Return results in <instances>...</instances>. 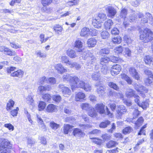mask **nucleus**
<instances>
[{
    "label": "nucleus",
    "instance_id": "f257e3e1",
    "mask_svg": "<svg viewBox=\"0 0 153 153\" xmlns=\"http://www.w3.org/2000/svg\"><path fill=\"white\" fill-rule=\"evenodd\" d=\"M127 14V10L125 8H123L120 12V17L124 19L123 23V27L126 28L129 26V22H134L137 19V14L135 13H132L129 16V20H128V19L126 17Z\"/></svg>",
    "mask_w": 153,
    "mask_h": 153
},
{
    "label": "nucleus",
    "instance_id": "f03ea898",
    "mask_svg": "<svg viewBox=\"0 0 153 153\" xmlns=\"http://www.w3.org/2000/svg\"><path fill=\"white\" fill-rule=\"evenodd\" d=\"M153 33L149 29H145L143 31H140V39L143 42L147 43L153 39Z\"/></svg>",
    "mask_w": 153,
    "mask_h": 153
},
{
    "label": "nucleus",
    "instance_id": "7ed1b4c3",
    "mask_svg": "<svg viewBox=\"0 0 153 153\" xmlns=\"http://www.w3.org/2000/svg\"><path fill=\"white\" fill-rule=\"evenodd\" d=\"M104 7L107 13V16L113 18L117 13L116 10L111 5H106Z\"/></svg>",
    "mask_w": 153,
    "mask_h": 153
},
{
    "label": "nucleus",
    "instance_id": "20e7f679",
    "mask_svg": "<svg viewBox=\"0 0 153 153\" xmlns=\"http://www.w3.org/2000/svg\"><path fill=\"white\" fill-rule=\"evenodd\" d=\"M127 109L123 105L117 106L116 109V116L118 119L120 118L121 116L126 112Z\"/></svg>",
    "mask_w": 153,
    "mask_h": 153
},
{
    "label": "nucleus",
    "instance_id": "39448f33",
    "mask_svg": "<svg viewBox=\"0 0 153 153\" xmlns=\"http://www.w3.org/2000/svg\"><path fill=\"white\" fill-rule=\"evenodd\" d=\"M78 80L77 81H74L73 84L71 85V89L73 91L76 88H82L84 87L85 83L82 80H80L77 77Z\"/></svg>",
    "mask_w": 153,
    "mask_h": 153
},
{
    "label": "nucleus",
    "instance_id": "423d86ee",
    "mask_svg": "<svg viewBox=\"0 0 153 153\" xmlns=\"http://www.w3.org/2000/svg\"><path fill=\"white\" fill-rule=\"evenodd\" d=\"M62 79L64 81H69L71 83V85L73 84L74 81H77L78 80L77 77L75 76H72L67 74L63 75Z\"/></svg>",
    "mask_w": 153,
    "mask_h": 153
},
{
    "label": "nucleus",
    "instance_id": "0eeeda50",
    "mask_svg": "<svg viewBox=\"0 0 153 153\" xmlns=\"http://www.w3.org/2000/svg\"><path fill=\"white\" fill-rule=\"evenodd\" d=\"M12 145L8 140L5 139H2V141L0 143V150L3 148H7L10 149L12 147Z\"/></svg>",
    "mask_w": 153,
    "mask_h": 153
},
{
    "label": "nucleus",
    "instance_id": "6e6552de",
    "mask_svg": "<svg viewBox=\"0 0 153 153\" xmlns=\"http://www.w3.org/2000/svg\"><path fill=\"white\" fill-rule=\"evenodd\" d=\"M52 89L51 86L49 85L44 86L40 85L38 87L37 92L40 95H43L44 91H50Z\"/></svg>",
    "mask_w": 153,
    "mask_h": 153
},
{
    "label": "nucleus",
    "instance_id": "1a4fd4ad",
    "mask_svg": "<svg viewBox=\"0 0 153 153\" xmlns=\"http://www.w3.org/2000/svg\"><path fill=\"white\" fill-rule=\"evenodd\" d=\"M59 88L62 89L63 95L66 97H68L71 94V91L68 88L64 86L62 84H60L59 86Z\"/></svg>",
    "mask_w": 153,
    "mask_h": 153
},
{
    "label": "nucleus",
    "instance_id": "9d476101",
    "mask_svg": "<svg viewBox=\"0 0 153 153\" xmlns=\"http://www.w3.org/2000/svg\"><path fill=\"white\" fill-rule=\"evenodd\" d=\"M55 70H56L58 73L62 74L64 73L67 71V70L65 68L63 65L61 63L57 64L54 66Z\"/></svg>",
    "mask_w": 153,
    "mask_h": 153
},
{
    "label": "nucleus",
    "instance_id": "9b49d317",
    "mask_svg": "<svg viewBox=\"0 0 153 153\" xmlns=\"http://www.w3.org/2000/svg\"><path fill=\"white\" fill-rule=\"evenodd\" d=\"M121 67L118 65H113L111 69V74L113 76H115L119 74L121 70Z\"/></svg>",
    "mask_w": 153,
    "mask_h": 153
},
{
    "label": "nucleus",
    "instance_id": "f8f14e48",
    "mask_svg": "<svg viewBox=\"0 0 153 153\" xmlns=\"http://www.w3.org/2000/svg\"><path fill=\"white\" fill-rule=\"evenodd\" d=\"M74 45L75 47L79 48L77 51L81 53V54L82 55V57L84 55H85V54H87L85 52H84L83 51H82L81 49L82 47V43L80 41L78 40H76L75 42Z\"/></svg>",
    "mask_w": 153,
    "mask_h": 153
},
{
    "label": "nucleus",
    "instance_id": "ddd939ff",
    "mask_svg": "<svg viewBox=\"0 0 153 153\" xmlns=\"http://www.w3.org/2000/svg\"><path fill=\"white\" fill-rule=\"evenodd\" d=\"M129 71L130 74L135 79L137 80L139 79V74L134 68L132 67H131L129 69Z\"/></svg>",
    "mask_w": 153,
    "mask_h": 153
},
{
    "label": "nucleus",
    "instance_id": "4468645a",
    "mask_svg": "<svg viewBox=\"0 0 153 153\" xmlns=\"http://www.w3.org/2000/svg\"><path fill=\"white\" fill-rule=\"evenodd\" d=\"M73 134L76 137H82L85 135V133L82 130L77 128L74 129Z\"/></svg>",
    "mask_w": 153,
    "mask_h": 153
},
{
    "label": "nucleus",
    "instance_id": "2eb2a0df",
    "mask_svg": "<svg viewBox=\"0 0 153 153\" xmlns=\"http://www.w3.org/2000/svg\"><path fill=\"white\" fill-rule=\"evenodd\" d=\"M105 105L102 103L97 104L95 105L96 110L100 114H104L105 112Z\"/></svg>",
    "mask_w": 153,
    "mask_h": 153
},
{
    "label": "nucleus",
    "instance_id": "dca6fc26",
    "mask_svg": "<svg viewBox=\"0 0 153 153\" xmlns=\"http://www.w3.org/2000/svg\"><path fill=\"white\" fill-rule=\"evenodd\" d=\"M81 36L88 37L90 36V30L88 28L84 27L82 29L80 32Z\"/></svg>",
    "mask_w": 153,
    "mask_h": 153
},
{
    "label": "nucleus",
    "instance_id": "f3484780",
    "mask_svg": "<svg viewBox=\"0 0 153 153\" xmlns=\"http://www.w3.org/2000/svg\"><path fill=\"white\" fill-rule=\"evenodd\" d=\"M24 72L21 70H17L12 73L11 74V76L13 77H17L19 78H22Z\"/></svg>",
    "mask_w": 153,
    "mask_h": 153
},
{
    "label": "nucleus",
    "instance_id": "a211bd4d",
    "mask_svg": "<svg viewBox=\"0 0 153 153\" xmlns=\"http://www.w3.org/2000/svg\"><path fill=\"white\" fill-rule=\"evenodd\" d=\"M85 97V94L81 92L76 93L75 96V100L76 101H79L84 100Z\"/></svg>",
    "mask_w": 153,
    "mask_h": 153
},
{
    "label": "nucleus",
    "instance_id": "6ab92c4d",
    "mask_svg": "<svg viewBox=\"0 0 153 153\" xmlns=\"http://www.w3.org/2000/svg\"><path fill=\"white\" fill-rule=\"evenodd\" d=\"M102 22L101 21L97 18L94 19L92 20V24L95 27L97 28H100L102 26Z\"/></svg>",
    "mask_w": 153,
    "mask_h": 153
},
{
    "label": "nucleus",
    "instance_id": "aec40b11",
    "mask_svg": "<svg viewBox=\"0 0 153 153\" xmlns=\"http://www.w3.org/2000/svg\"><path fill=\"white\" fill-rule=\"evenodd\" d=\"M113 22L111 19H108L105 22L104 26L106 30H109L112 26Z\"/></svg>",
    "mask_w": 153,
    "mask_h": 153
},
{
    "label": "nucleus",
    "instance_id": "412c9836",
    "mask_svg": "<svg viewBox=\"0 0 153 153\" xmlns=\"http://www.w3.org/2000/svg\"><path fill=\"white\" fill-rule=\"evenodd\" d=\"M96 86L97 88V91L98 94L100 95H103L105 93V87L104 86H102L100 84L99 85H95Z\"/></svg>",
    "mask_w": 153,
    "mask_h": 153
},
{
    "label": "nucleus",
    "instance_id": "4be33fe9",
    "mask_svg": "<svg viewBox=\"0 0 153 153\" xmlns=\"http://www.w3.org/2000/svg\"><path fill=\"white\" fill-rule=\"evenodd\" d=\"M125 94L126 96L128 98L134 97L136 94L134 91L130 88L127 89Z\"/></svg>",
    "mask_w": 153,
    "mask_h": 153
},
{
    "label": "nucleus",
    "instance_id": "5701e85b",
    "mask_svg": "<svg viewBox=\"0 0 153 153\" xmlns=\"http://www.w3.org/2000/svg\"><path fill=\"white\" fill-rule=\"evenodd\" d=\"M57 110L56 106L53 104H50L47 107L46 110L48 112H55Z\"/></svg>",
    "mask_w": 153,
    "mask_h": 153
},
{
    "label": "nucleus",
    "instance_id": "b1692460",
    "mask_svg": "<svg viewBox=\"0 0 153 153\" xmlns=\"http://www.w3.org/2000/svg\"><path fill=\"white\" fill-rule=\"evenodd\" d=\"M144 121V120L142 117H140L136 121H133V120L131 122L133 123H134L135 124V126L137 127L140 126L143 123Z\"/></svg>",
    "mask_w": 153,
    "mask_h": 153
},
{
    "label": "nucleus",
    "instance_id": "393cba45",
    "mask_svg": "<svg viewBox=\"0 0 153 153\" xmlns=\"http://www.w3.org/2000/svg\"><path fill=\"white\" fill-rule=\"evenodd\" d=\"M96 40L94 38H90L88 40L87 44L89 47H94L97 43Z\"/></svg>",
    "mask_w": 153,
    "mask_h": 153
},
{
    "label": "nucleus",
    "instance_id": "a878e982",
    "mask_svg": "<svg viewBox=\"0 0 153 153\" xmlns=\"http://www.w3.org/2000/svg\"><path fill=\"white\" fill-rule=\"evenodd\" d=\"M15 102L12 100H9L7 104L6 107L7 110L8 111L10 110L13 106Z\"/></svg>",
    "mask_w": 153,
    "mask_h": 153
},
{
    "label": "nucleus",
    "instance_id": "bb28decb",
    "mask_svg": "<svg viewBox=\"0 0 153 153\" xmlns=\"http://www.w3.org/2000/svg\"><path fill=\"white\" fill-rule=\"evenodd\" d=\"M140 112L137 110V108H135L134 112L133 113V118H128L127 119V121L130 122L131 121L135 119V118L137 117L140 114Z\"/></svg>",
    "mask_w": 153,
    "mask_h": 153
},
{
    "label": "nucleus",
    "instance_id": "cd10ccee",
    "mask_svg": "<svg viewBox=\"0 0 153 153\" xmlns=\"http://www.w3.org/2000/svg\"><path fill=\"white\" fill-rule=\"evenodd\" d=\"M68 65H70V68H74L76 70H79L81 68V65L76 62H69Z\"/></svg>",
    "mask_w": 153,
    "mask_h": 153
},
{
    "label": "nucleus",
    "instance_id": "c85d7f7f",
    "mask_svg": "<svg viewBox=\"0 0 153 153\" xmlns=\"http://www.w3.org/2000/svg\"><path fill=\"white\" fill-rule=\"evenodd\" d=\"M73 127V126L69 124H64L63 129L64 133L65 134H68Z\"/></svg>",
    "mask_w": 153,
    "mask_h": 153
},
{
    "label": "nucleus",
    "instance_id": "c756f323",
    "mask_svg": "<svg viewBox=\"0 0 153 153\" xmlns=\"http://www.w3.org/2000/svg\"><path fill=\"white\" fill-rule=\"evenodd\" d=\"M67 54L71 58H75L77 56L75 51L72 50L68 49L67 52Z\"/></svg>",
    "mask_w": 153,
    "mask_h": 153
},
{
    "label": "nucleus",
    "instance_id": "7c9ffc66",
    "mask_svg": "<svg viewBox=\"0 0 153 153\" xmlns=\"http://www.w3.org/2000/svg\"><path fill=\"white\" fill-rule=\"evenodd\" d=\"M53 29L56 33L60 34L61 33L62 30L63 28L62 26L58 25L54 26Z\"/></svg>",
    "mask_w": 153,
    "mask_h": 153
},
{
    "label": "nucleus",
    "instance_id": "2f4dec72",
    "mask_svg": "<svg viewBox=\"0 0 153 153\" xmlns=\"http://www.w3.org/2000/svg\"><path fill=\"white\" fill-rule=\"evenodd\" d=\"M79 2V0H69L66 3L67 6H72L74 5H77Z\"/></svg>",
    "mask_w": 153,
    "mask_h": 153
},
{
    "label": "nucleus",
    "instance_id": "473e14b6",
    "mask_svg": "<svg viewBox=\"0 0 153 153\" xmlns=\"http://www.w3.org/2000/svg\"><path fill=\"white\" fill-rule=\"evenodd\" d=\"M100 75L99 71H97L94 72L91 75V77L93 79L95 80H98L100 77Z\"/></svg>",
    "mask_w": 153,
    "mask_h": 153
},
{
    "label": "nucleus",
    "instance_id": "72a5a7b5",
    "mask_svg": "<svg viewBox=\"0 0 153 153\" xmlns=\"http://www.w3.org/2000/svg\"><path fill=\"white\" fill-rule=\"evenodd\" d=\"M110 50L108 48H105L101 49L99 52L100 54L102 56L105 54L107 55L109 53Z\"/></svg>",
    "mask_w": 153,
    "mask_h": 153
},
{
    "label": "nucleus",
    "instance_id": "f704fd0d",
    "mask_svg": "<svg viewBox=\"0 0 153 153\" xmlns=\"http://www.w3.org/2000/svg\"><path fill=\"white\" fill-rule=\"evenodd\" d=\"M88 114L89 116L92 117H96L97 115V113L94 108H91L88 111Z\"/></svg>",
    "mask_w": 153,
    "mask_h": 153
},
{
    "label": "nucleus",
    "instance_id": "c9c22d12",
    "mask_svg": "<svg viewBox=\"0 0 153 153\" xmlns=\"http://www.w3.org/2000/svg\"><path fill=\"white\" fill-rule=\"evenodd\" d=\"M121 78L124 79L129 84H131L132 83V81L130 78L127 75L124 73L122 74L121 76Z\"/></svg>",
    "mask_w": 153,
    "mask_h": 153
},
{
    "label": "nucleus",
    "instance_id": "e433bc0d",
    "mask_svg": "<svg viewBox=\"0 0 153 153\" xmlns=\"http://www.w3.org/2000/svg\"><path fill=\"white\" fill-rule=\"evenodd\" d=\"M135 89L138 92H142L143 90H145V88L140 84H136L134 86Z\"/></svg>",
    "mask_w": 153,
    "mask_h": 153
},
{
    "label": "nucleus",
    "instance_id": "4c0bfd02",
    "mask_svg": "<svg viewBox=\"0 0 153 153\" xmlns=\"http://www.w3.org/2000/svg\"><path fill=\"white\" fill-rule=\"evenodd\" d=\"M117 143L115 141L111 140L106 144V146L108 148H111L115 146Z\"/></svg>",
    "mask_w": 153,
    "mask_h": 153
},
{
    "label": "nucleus",
    "instance_id": "58836bf2",
    "mask_svg": "<svg viewBox=\"0 0 153 153\" xmlns=\"http://www.w3.org/2000/svg\"><path fill=\"white\" fill-rule=\"evenodd\" d=\"M101 72L103 74H106L109 72V68L106 65H103L101 69Z\"/></svg>",
    "mask_w": 153,
    "mask_h": 153
},
{
    "label": "nucleus",
    "instance_id": "ea45409f",
    "mask_svg": "<svg viewBox=\"0 0 153 153\" xmlns=\"http://www.w3.org/2000/svg\"><path fill=\"white\" fill-rule=\"evenodd\" d=\"M110 61V58H109L106 56L104 57L103 58H102L100 60V63L102 65H104V63H108Z\"/></svg>",
    "mask_w": 153,
    "mask_h": 153
},
{
    "label": "nucleus",
    "instance_id": "a19ab883",
    "mask_svg": "<svg viewBox=\"0 0 153 153\" xmlns=\"http://www.w3.org/2000/svg\"><path fill=\"white\" fill-rule=\"evenodd\" d=\"M152 59L149 55L145 56L144 58V60L146 64H149L151 63Z\"/></svg>",
    "mask_w": 153,
    "mask_h": 153
},
{
    "label": "nucleus",
    "instance_id": "79ce46f5",
    "mask_svg": "<svg viewBox=\"0 0 153 153\" xmlns=\"http://www.w3.org/2000/svg\"><path fill=\"white\" fill-rule=\"evenodd\" d=\"M121 38L120 36L112 38V41L114 44H119L121 42Z\"/></svg>",
    "mask_w": 153,
    "mask_h": 153
},
{
    "label": "nucleus",
    "instance_id": "37998d69",
    "mask_svg": "<svg viewBox=\"0 0 153 153\" xmlns=\"http://www.w3.org/2000/svg\"><path fill=\"white\" fill-rule=\"evenodd\" d=\"M97 18L98 19H100V21L102 22L106 19L107 16L105 14L103 13H100L98 14Z\"/></svg>",
    "mask_w": 153,
    "mask_h": 153
},
{
    "label": "nucleus",
    "instance_id": "c03bdc74",
    "mask_svg": "<svg viewBox=\"0 0 153 153\" xmlns=\"http://www.w3.org/2000/svg\"><path fill=\"white\" fill-rule=\"evenodd\" d=\"M52 2V0H41V3L44 6L49 5Z\"/></svg>",
    "mask_w": 153,
    "mask_h": 153
},
{
    "label": "nucleus",
    "instance_id": "a18cd8bd",
    "mask_svg": "<svg viewBox=\"0 0 153 153\" xmlns=\"http://www.w3.org/2000/svg\"><path fill=\"white\" fill-rule=\"evenodd\" d=\"M108 85L110 87L116 90H118L119 89V88L117 85L114 82H109Z\"/></svg>",
    "mask_w": 153,
    "mask_h": 153
},
{
    "label": "nucleus",
    "instance_id": "49530a36",
    "mask_svg": "<svg viewBox=\"0 0 153 153\" xmlns=\"http://www.w3.org/2000/svg\"><path fill=\"white\" fill-rule=\"evenodd\" d=\"M42 97L45 101L46 102L50 101L51 98L50 94H45L43 95Z\"/></svg>",
    "mask_w": 153,
    "mask_h": 153
},
{
    "label": "nucleus",
    "instance_id": "de8ad7c7",
    "mask_svg": "<svg viewBox=\"0 0 153 153\" xmlns=\"http://www.w3.org/2000/svg\"><path fill=\"white\" fill-rule=\"evenodd\" d=\"M46 106L45 103L43 102L40 101L38 105L39 110V111H42L44 109Z\"/></svg>",
    "mask_w": 153,
    "mask_h": 153
},
{
    "label": "nucleus",
    "instance_id": "09e8293b",
    "mask_svg": "<svg viewBox=\"0 0 153 153\" xmlns=\"http://www.w3.org/2000/svg\"><path fill=\"white\" fill-rule=\"evenodd\" d=\"M4 53L10 56H14L16 55V53L14 51H11L10 49L7 48L4 51Z\"/></svg>",
    "mask_w": 153,
    "mask_h": 153
},
{
    "label": "nucleus",
    "instance_id": "8fccbe9b",
    "mask_svg": "<svg viewBox=\"0 0 153 153\" xmlns=\"http://www.w3.org/2000/svg\"><path fill=\"white\" fill-rule=\"evenodd\" d=\"M91 140L92 141L97 145H100L102 143V140L95 138H90Z\"/></svg>",
    "mask_w": 153,
    "mask_h": 153
},
{
    "label": "nucleus",
    "instance_id": "3c124183",
    "mask_svg": "<svg viewBox=\"0 0 153 153\" xmlns=\"http://www.w3.org/2000/svg\"><path fill=\"white\" fill-rule=\"evenodd\" d=\"M153 81V77H148V78L145 79L144 80V82L146 85H149L152 83Z\"/></svg>",
    "mask_w": 153,
    "mask_h": 153
},
{
    "label": "nucleus",
    "instance_id": "603ef678",
    "mask_svg": "<svg viewBox=\"0 0 153 153\" xmlns=\"http://www.w3.org/2000/svg\"><path fill=\"white\" fill-rule=\"evenodd\" d=\"M101 36L102 38L104 39L108 38L109 36V34L107 31L105 30L101 33Z\"/></svg>",
    "mask_w": 153,
    "mask_h": 153
},
{
    "label": "nucleus",
    "instance_id": "864d4df0",
    "mask_svg": "<svg viewBox=\"0 0 153 153\" xmlns=\"http://www.w3.org/2000/svg\"><path fill=\"white\" fill-rule=\"evenodd\" d=\"M26 102L28 104L33 105V100L31 95H28L26 99Z\"/></svg>",
    "mask_w": 153,
    "mask_h": 153
},
{
    "label": "nucleus",
    "instance_id": "5fc2aeb1",
    "mask_svg": "<svg viewBox=\"0 0 153 153\" xmlns=\"http://www.w3.org/2000/svg\"><path fill=\"white\" fill-rule=\"evenodd\" d=\"M84 85V87L82 89H83L85 91H89L91 90V86L88 83H85Z\"/></svg>",
    "mask_w": 153,
    "mask_h": 153
},
{
    "label": "nucleus",
    "instance_id": "6e6d98bb",
    "mask_svg": "<svg viewBox=\"0 0 153 153\" xmlns=\"http://www.w3.org/2000/svg\"><path fill=\"white\" fill-rule=\"evenodd\" d=\"M146 16H147V19H148L149 21V23L153 25V19L151 14L150 13H148L146 14Z\"/></svg>",
    "mask_w": 153,
    "mask_h": 153
},
{
    "label": "nucleus",
    "instance_id": "4d7b16f0",
    "mask_svg": "<svg viewBox=\"0 0 153 153\" xmlns=\"http://www.w3.org/2000/svg\"><path fill=\"white\" fill-rule=\"evenodd\" d=\"M61 62L62 63H68V64L69 62H71L69 60L68 58L65 56H62L61 58Z\"/></svg>",
    "mask_w": 153,
    "mask_h": 153
},
{
    "label": "nucleus",
    "instance_id": "13d9d810",
    "mask_svg": "<svg viewBox=\"0 0 153 153\" xmlns=\"http://www.w3.org/2000/svg\"><path fill=\"white\" fill-rule=\"evenodd\" d=\"M19 110V108L16 107L15 109L12 110L10 111V113L13 117L16 116H17Z\"/></svg>",
    "mask_w": 153,
    "mask_h": 153
},
{
    "label": "nucleus",
    "instance_id": "bf43d9fd",
    "mask_svg": "<svg viewBox=\"0 0 153 153\" xmlns=\"http://www.w3.org/2000/svg\"><path fill=\"white\" fill-rule=\"evenodd\" d=\"M110 123V122L109 121H106L104 122L101 123L100 125V127L101 128H105Z\"/></svg>",
    "mask_w": 153,
    "mask_h": 153
},
{
    "label": "nucleus",
    "instance_id": "052dcab7",
    "mask_svg": "<svg viewBox=\"0 0 153 153\" xmlns=\"http://www.w3.org/2000/svg\"><path fill=\"white\" fill-rule=\"evenodd\" d=\"M149 103L146 101H143L141 103H140L139 106L141 107L143 109H145L148 106Z\"/></svg>",
    "mask_w": 153,
    "mask_h": 153
},
{
    "label": "nucleus",
    "instance_id": "680f3d73",
    "mask_svg": "<svg viewBox=\"0 0 153 153\" xmlns=\"http://www.w3.org/2000/svg\"><path fill=\"white\" fill-rule=\"evenodd\" d=\"M132 130V128L130 127H127L124 129L123 130V132L125 134L129 133Z\"/></svg>",
    "mask_w": 153,
    "mask_h": 153
},
{
    "label": "nucleus",
    "instance_id": "e2e57ef3",
    "mask_svg": "<svg viewBox=\"0 0 153 153\" xmlns=\"http://www.w3.org/2000/svg\"><path fill=\"white\" fill-rule=\"evenodd\" d=\"M50 124L51 127L53 129H56L59 126V125L58 124L54 122H51Z\"/></svg>",
    "mask_w": 153,
    "mask_h": 153
},
{
    "label": "nucleus",
    "instance_id": "0e129e2a",
    "mask_svg": "<svg viewBox=\"0 0 153 153\" xmlns=\"http://www.w3.org/2000/svg\"><path fill=\"white\" fill-rule=\"evenodd\" d=\"M48 81L51 84L54 85L56 84V80L55 78L51 77L48 79Z\"/></svg>",
    "mask_w": 153,
    "mask_h": 153
},
{
    "label": "nucleus",
    "instance_id": "69168bd1",
    "mask_svg": "<svg viewBox=\"0 0 153 153\" xmlns=\"http://www.w3.org/2000/svg\"><path fill=\"white\" fill-rule=\"evenodd\" d=\"M47 80V79H46V77L45 76H43L39 79L37 83L39 85H43L44 84L45 81Z\"/></svg>",
    "mask_w": 153,
    "mask_h": 153
},
{
    "label": "nucleus",
    "instance_id": "338daca9",
    "mask_svg": "<svg viewBox=\"0 0 153 153\" xmlns=\"http://www.w3.org/2000/svg\"><path fill=\"white\" fill-rule=\"evenodd\" d=\"M52 99L55 102H58L61 100V97L59 95H54L53 96Z\"/></svg>",
    "mask_w": 153,
    "mask_h": 153
},
{
    "label": "nucleus",
    "instance_id": "774afa93",
    "mask_svg": "<svg viewBox=\"0 0 153 153\" xmlns=\"http://www.w3.org/2000/svg\"><path fill=\"white\" fill-rule=\"evenodd\" d=\"M40 142L42 144L45 145L47 143V141L45 137H39Z\"/></svg>",
    "mask_w": 153,
    "mask_h": 153
}]
</instances>
